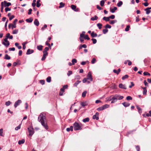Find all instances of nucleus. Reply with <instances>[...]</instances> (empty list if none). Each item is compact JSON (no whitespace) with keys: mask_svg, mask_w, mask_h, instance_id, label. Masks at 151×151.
Masks as SVG:
<instances>
[{"mask_svg":"<svg viewBox=\"0 0 151 151\" xmlns=\"http://www.w3.org/2000/svg\"><path fill=\"white\" fill-rule=\"evenodd\" d=\"M46 114L43 112L40 114L38 117V121L40 122L42 126L46 129H47L48 127L46 123L45 122V119Z\"/></svg>","mask_w":151,"mask_h":151,"instance_id":"nucleus-1","label":"nucleus"},{"mask_svg":"<svg viewBox=\"0 0 151 151\" xmlns=\"http://www.w3.org/2000/svg\"><path fill=\"white\" fill-rule=\"evenodd\" d=\"M73 126L74 129L75 130H81L82 129L81 126L78 123L76 122H75Z\"/></svg>","mask_w":151,"mask_h":151,"instance_id":"nucleus-2","label":"nucleus"},{"mask_svg":"<svg viewBox=\"0 0 151 151\" xmlns=\"http://www.w3.org/2000/svg\"><path fill=\"white\" fill-rule=\"evenodd\" d=\"M112 96V101H111V103H114L116 102L119 96V95L118 94L115 95L114 96Z\"/></svg>","mask_w":151,"mask_h":151,"instance_id":"nucleus-3","label":"nucleus"},{"mask_svg":"<svg viewBox=\"0 0 151 151\" xmlns=\"http://www.w3.org/2000/svg\"><path fill=\"white\" fill-rule=\"evenodd\" d=\"M8 38L6 37L4 39V42H2V44L6 47H7L10 44L9 41L7 40Z\"/></svg>","mask_w":151,"mask_h":151,"instance_id":"nucleus-4","label":"nucleus"},{"mask_svg":"<svg viewBox=\"0 0 151 151\" xmlns=\"http://www.w3.org/2000/svg\"><path fill=\"white\" fill-rule=\"evenodd\" d=\"M28 132L29 133V135L30 136L32 135L34 133V131L33 128L32 127H30L28 128Z\"/></svg>","mask_w":151,"mask_h":151,"instance_id":"nucleus-5","label":"nucleus"},{"mask_svg":"<svg viewBox=\"0 0 151 151\" xmlns=\"http://www.w3.org/2000/svg\"><path fill=\"white\" fill-rule=\"evenodd\" d=\"M87 77L86 78L87 80H90L91 81H93V78L91 72H89L88 73Z\"/></svg>","mask_w":151,"mask_h":151,"instance_id":"nucleus-6","label":"nucleus"},{"mask_svg":"<svg viewBox=\"0 0 151 151\" xmlns=\"http://www.w3.org/2000/svg\"><path fill=\"white\" fill-rule=\"evenodd\" d=\"M71 9L73 10L74 11L77 12L79 11V9L78 8H76V6L74 5H72L71 6Z\"/></svg>","mask_w":151,"mask_h":151,"instance_id":"nucleus-7","label":"nucleus"},{"mask_svg":"<svg viewBox=\"0 0 151 151\" xmlns=\"http://www.w3.org/2000/svg\"><path fill=\"white\" fill-rule=\"evenodd\" d=\"M88 101H84L82 102L81 103V105L83 107H84L88 105Z\"/></svg>","mask_w":151,"mask_h":151,"instance_id":"nucleus-8","label":"nucleus"},{"mask_svg":"<svg viewBox=\"0 0 151 151\" xmlns=\"http://www.w3.org/2000/svg\"><path fill=\"white\" fill-rule=\"evenodd\" d=\"M22 102V101L20 100H18L17 101L15 102L14 104V106L15 108L17 107V106L19 105V104L21 103Z\"/></svg>","mask_w":151,"mask_h":151,"instance_id":"nucleus-9","label":"nucleus"},{"mask_svg":"<svg viewBox=\"0 0 151 151\" xmlns=\"http://www.w3.org/2000/svg\"><path fill=\"white\" fill-rule=\"evenodd\" d=\"M119 88H121L124 89H127V87L125 85H123L122 83H120L119 86Z\"/></svg>","mask_w":151,"mask_h":151,"instance_id":"nucleus-10","label":"nucleus"},{"mask_svg":"<svg viewBox=\"0 0 151 151\" xmlns=\"http://www.w3.org/2000/svg\"><path fill=\"white\" fill-rule=\"evenodd\" d=\"M4 6L5 7L9 6L11 5V4L10 2H7L6 1H4Z\"/></svg>","mask_w":151,"mask_h":151,"instance_id":"nucleus-11","label":"nucleus"},{"mask_svg":"<svg viewBox=\"0 0 151 151\" xmlns=\"http://www.w3.org/2000/svg\"><path fill=\"white\" fill-rule=\"evenodd\" d=\"M34 50H31L30 49H28L27 51V52L26 53L27 55H29L34 52Z\"/></svg>","mask_w":151,"mask_h":151,"instance_id":"nucleus-12","label":"nucleus"},{"mask_svg":"<svg viewBox=\"0 0 151 151\" xmlns=\"http://www.w3.org/2000/svg\"><path fill=\"white\" fill-rule=\"evenodd\" d=\"M8 27L9 28H10L12 27V29H13L14 28L16 27V25L15 24H10L9 25Z\"/></svg>","mask_w":151,"mask_h":151,"instance_id":"nucleus-13","label":"nucleus"},{"mask_svg":"<svg viewBox=\"0 0 151 151\" xmlns=\"http://www.w3.org/2000/svg\"><path fill=\"white\" fill-rule=\"evenodd\" d=\"M34 24L37 26H39V22L37 19H35L34 22Z\"/></svg>","mask_w":151,"mask_h":151,"instance_id":"nucleus-14","label":"nucleus"},{"mask_svg":"<svg viewBox=\"0 0 151 151\" xmlns=\"http://www.w3.org/2000/svg\"><path fill=\"white\" fill-rule=\"evenodd\" d=\"M121 71V69L120 68H119L117 70L115 69L113 70V72L114 73H116L117 74H118Z\"/></svg>","mask_w":151,"mask_h":151,"instance_id":"nucleus-15","label":"nucleus"},{"mask_svg":"<svg viewBox=\"0 0 151 151\" xmlns=\"http://www.w3.org/2000/svg\"><path fill=\"white\" fill-rule=\"evenodd\" d=\"M122 104L125 107H128L130 105V104L129 103L126 102L122 103Z\"/></svg>","mask_w":151,"mask_h":151,"instance_id":"nucleus-16","label":"nucleus"},{"mask_svg":"<svg viewBox=\"0 0 151 151\" xmlns=\"http://www.w3.org/2000/svg\"><path fill=\"white\" fill-rule=\"evenodd\" d=\"M68 85H64L63 87L62 88H61L60 89H63V91L64 92L65 90V89H67L68 88Z\"/></svg>","mask_w":151,"mask_h":151,"instance_id":"nucleus-17","label":"nucleus"},{"mask_svg":"<svg viewBox=\"0 0 151 151\" xmlns=\"http://www.w3.org/2000/svg\"><path fill=\"white\" fill-rule=\"evenodd\" d=\"M24 142L25 140L24 139H22L21 140H19L18 143L19 145H20L24 143Z\"/></svg>","mask_w":151,"mask_h":151,"instance_id":"nucleus-18","label":"nucleus"},{"mask_svg":"<svg viewBox=\"0 0 151 151\" xmlns=\"http://www.w3.org/2000/svg\"><path fill=\"white\" fill-rule=\"evenodd\" d=\"M103 19L105 20L106 22L109 21V17H104L103 18Z\"/></svg>","mask_w":151,"mask_h":151,"instance_id":"nucleus-19","label":"nucleus"},{"mask_svg":"<svg viewBox=\"0 0 151 151\" xmlns=\"http://www.w3.org/2000/svg\"><path fill=\"white\" fill-rule=\"evenodd\" d=\"M15 45L19 49H20L22 48V47L21 46L19 45V44L17 42H16L15 43Z\"/></svg>","mask_w":151,"mask_h":151,"instance_id":"nucleus-20","label":"nucleus"},{"mask_svg":"<svg viewBox=\"0 0 151 151\" xmlns=\"http://www.w3.org/2000/svg\"><path fill=\"white\" fill-rule=\"evenodd\" d=\"M43 46L42 45H38L37 47V49L39 50H42Z\"/></svg>","mask_w":151,"mask_h":151,"instance_id":"nucleus-21","label":"nucleus"},{"mask_svg":"<svg viewBox=\"0 0 151 151\" xmlns=\"http://www.w3.org/2000/svg\"><path fill=\"white\" fill-rule=\"evenodd\" d=\"M91 36L93 37H96L97 36V34L96 33H94L93 32L91 34Z\"/></svg>","mask_w":151,"mask_h":151,"instance_id":"nucleus-22","label":"nucleus"},{"mask_svg":"<svg viewBox=\"0 0 151 151\" xmlns=\"http://www.w3.org/2000/svg\"><path fill=\"white\" fill-rule=\"evenodd\" d=\"M26 21L27 22H31L33 21V19L31 18H29V19H27L26 20Z\"/></svg>","mask_w":151,"mask_h":151,"instance_id":"nucleus-23","label":"nucleus"},{"mask_svg":"<svg viewBox=\"0 0 151 151\" xmlns=\"http://www.w3.org/2000/svg\"><path fill=\"white\" fill-rule=\"evenodd\" d=\"M98 17L96 16L95 15L94 17H92L91 18V20L92 21H94L97 19Z\"/></svg>","mask_w":151,"mask_h":151,"instance_id":"nucleus-24","label":"nucleus"},{"mask_svg":"<svg viewBox=\"0 0 151 151\" xmlns=\"http://www.w3.org/2000/svg\"><path fill=\"white\" fill-rule=\"evenodd\" d=\"M89 121V118H86L83 120V122L84 123L88 122Z\"/></svg>","mask_w":151,"mask_h":151,"instance_id":"nucleus-25","label":"nucleus"},{"mask_svg":"<svg viewBox=\"0 0 151 151\" xmlns=\"http://www.w3.org/2000/svg\"><path fill=\"white\" fill-rule=\"evenodd\" d=\"M40 0H37V7H39L41 5V4L40 3Z\"/></svg>","mask_w":151,"mask_h":151,"instance_id":"nucleus-26","label":"nucleus"},{"mask_svg":"<svg viewBox=\"0 0 151 151\" xmlns=\"http://www.w3.org/2000/svg\"><path fill=\"white\" fill-rule=\"evenodd\" d=\"M117 9V8L116 7H114L113 9H112L110 10V11L112 13H114L115 12V11Z\"/></svg>","mask_w":151,"mask_h":151,"instance_id":"nucleus-27","label":"nucleus"},{"mask_svg":"<svg viewBox=\"0 0 151 151\" xmlns=\"http://www.w3.org/2000/svg\"><path fill=\"white\" fill-rule=\"evenodd\" d=\"M136 107L138 109L139 112V113H141L142 112L141 109L140 107H139L138 106H137Z\"/></svg>","mask_w":151,"mask_h":151,"instance_id":"nucleus-28","label":"nucleus"},{"mask_svg":"<svg viewBox=\"0 0 151 151\" xmlns=\"http://www.w3.org/2000/svg\"><path fill=\"white\" fill-rule=\"evenodd\" d=\"M27 43V42H24L22 43V45H23V49L24 50L26 48L25 45Z\"/></svg>","mask_w":151,"mask_h":151,"instance_id":"nucleus-29","label":"nucleus"},{"mask_svg":"<svg viewBox=\"0 0 151 151\" xmlns=\"http://www.w3.org/2000/svg\"><path fill=\"white\" fill-rule=\"evenodd\" d=\"M104 109L108 108L109 107V105L107 104H106L102 106Z\"/></svg>","mask_w":151,"mask_h":151,"instance_id":"nucleus-30","label":"nucleus"},{"mask_svg":"<svg viewBox=\"0 0 151 151\" xmlns=\"http://www.w3.org/2000/svg\"><path fill=\"white\" fill-rule=\"evenodd\" d=\"M143 89L144 90L143 91V94L144 95H146L147 94V90L145 87L143 88Z\"/></svg>","mask_w":151,"mask_h":151,"instance_id":"nucleus-31","label":"nucleus"},{"mask_svg":"<svg viewBox=\"0 0 151 151\" xmlns=\"http://www.w3.org/2000/svg\"><path fill=\"white\" fill-rule=\"evenodd\" d=\"M112 96H111L110 97H107L106 98V101H111V100H112Z\"/></svg>","mask_w":151,"mask_h":151,"instance_id":"nucleus-32","label":"nucleus"},{"mask_svg":"<svg viewBox=\"0 0 151 151\" xmlns=\"http://www.w3.org/2000/svg\"><path fill=\"white\" fill-rule=\"evenodd\" d=\"M46 81L47 82L50 83L51 81V77L50 76H49L46 79Z\"/></svg>","mask_w":151,"mask_h":151,"instance_id":"nucleus-33","label":"nucleus"},{"mask_svg":"<svg viewBox=\"0 0 151 151\" xmlns=\"http://www.w3.org/2000/svg\"><path fill=\"white\" fill-rule=\"evenodd\" d=\"M81 81H77L73 85L74 86H76L77 85L79 84L80 82Z\"/></svg>","mask_w":151,"mask_h":151,"instance_id":"nucleus-34","label":"nucleus"},{"mask_svg":"<svg viewBox=\"0 0 151 151\" xmlns=\"http://www.w3.org/2000/svg\"><path fill=\"white\" fill-rule=\"evenodd\" d=\"M60 6H59V8H61L65 6V4L63 2H60Z\"/></svg>","mask_w":151,"mask_h":151,"instance_id":"nucleus-35","label":"nucleus"},{"mask_svg":"<svg viewBox=\"0 0 151 151\" xmlns=\"http://www.w3.org/2000/svg\"><path fill=\"white\" fill-rule=\"evenodd\" d=\"M4 58L6 59L9 60L10 59V57L7 54H6Z\"/></svg>","mask_w":151,"mask_h":151,"instance_id":"nucleus-36","label":"nucleus"},{"mask_svg":"<svg viewBox=\"0 0 151 151\" xmlns=\"http://www.w3.org/2000/svg\"><path fill=\"white\" fill-rule=\"evenodd\" d=\"M123 3L122 1H119L117 4V6L118 7H120L122 4Z\"/></svg>","mask_w":151,"mask_h":151,"instance_id":"nucleus-37","label":"nucleus"},{"mask_svg":"<svg viewBox=\"0 0 151 151\" xmlns=\"http://www.w3.org/2000/svg\"><path fill=\"white\" fill-rule=\"evenodd\" d=\"M117 21H116V20H111V21H110L109 22V23L110 24H113L114 23H115Z\"/></svg>","mask_w":151,"mask_h":151,"instance_id":"nucleus-38","label":"nucleus"},{"mask_svg":"<svg viewBox=\"0 0 151 151\" xmlns=\"http://www.w3.org/2000/svg\"><path fill=\"white\" fill-rule=\"evenodd\" d=\"M1 12H3V10L4 9V4L3 2H2L1 4Z\"/></svg>","mask_w":151,"mask_h":151,"instance_id":"nucleus-39","label":"nucleus"},{"mask_svg":"<svg viewBox=\"0 0 151 151\" xmlns=\"http://www.w3.org/2000/svg\"><path fill=\"white\" fill-rule=\"evenodd\" d=\"M72 65H74L75 63L77 62V60L75 59H73L72 60Z\"/></svg>","mask_w":151,"mask_h":151,"instance_id":"nucleus-40","label":"nucleus"},{"mask_svg":"<svg viewBox=\"0 0 151 151\" xmlns=\"http://www.w3.org/2000/svg\"><path fill=\"white\" fill-rule=\"evenodd\" d=\"M49 50V48L48 47H45V48L44 50L43 51V52H47V51Z\"/></svg>","mask_w":151,"mask_h":151,"instance_id":"nucleus-41","label":"nucleus"},{"mask_svg":"<svg viewBox=\"0 0 151 151\" xmlns=\"http://www.w3.org/2000/svg\"><path fill=\"white\" fill-rule=\"evenodd\" d=\"M145 11H146V14H149L151 12V11L149 10H148V9H145Z\"/></svg>","mask_w":151,"mask_h":151,"instance_id":"nucleus-42","label":"nucleus"},{"mask_svg":"<svg viewBox=\"0 0 151 151\" xmlns=\"http://www.w3.org/2000/svg\"><path fill=\"white\" fill-rule=\"evenodd\" d=\"M93 119H96V120H98L99 119V117L95 115H94L93 116Z\"/></svg>","mask_w":151,"mask_h":151,"instance_id":"nucleus-43","label":"nucleus"},{"mask_svg":"<svg viewBox=\"0 0 151 151\" xmlns=\"http://www.w3.org/2000/svg\"><path fill=\"white\" fill-rule=\"evenodd\" d=\"M21 124H20L19 126L15 128V130H18V129H20Z\"/></svg>","mask_w":151,"mask_h":151,"instance_id":"nucleus-44","label":"nucleus"},{"mask_svg":"<svg viewBox=\"0 0 151 151\" xmlns=\"http://www.w3.org/2000/svg\"><path fill=\"white\" fill-rule=\"evenodd\" d=\"M97 25L98 27L99 28V29H100L101 28L102 24H101L98 23V24H97Z\"/></svg>","mask_w":151,"mask_h":151,"instance_id":"nucleus-45","label":"nucleus"},{"mask_svg":"<svg viewBox=\"0 0 151 151\" xmlns=\"http://www.w3.org/2000/svg\"><path fill=\"white\" fill-rule=\"evenodd\" d=\"M129 76H128V75H126L124 76H123L122 78V79L123 80H124L125 79H126Z\"/></svg>","mask_w":151,"mask_h":151,"instance_id":"nucleus-46","label":"nucleus"},{"mask_svg":"<svg viewBox=\"0 0 151 151\" xmlns=\"http://www.w3.org/2000/svg\"><path fill=\"white\" fill-rule=\"evenodd\" d=\"M105 28L106 29H107L108 28L110 29L111 28V26L109 25L108 24H106L105 25Z\"/></svg>","mask_w":151,"mask_h":151,"instance_id":"nucleus-47","label":"nucleus"},{"mask_svg":"<svg viewBox=\"0 0 151 151\" xmlns=\"http://www.w3.org/2000/svg\"><path fill=\"white\" fill-rule=\"evenodd\" d=\"M104 1L103 0H102L100 1V4L101 6H104Z\"/></svg>","mask_w":151,"mask_h":151,"instance_id":"nucleus-48","label":"nucleus"},{"mask_svg":"<svg viewBox=\"0 0 151 151\" xmlns=\"http://www.w3.org/2000/svg\"><path fill=\"white\" fill-rule=\"evenodd\" d=\"M103 110H104V108H103L102 106L100 107L97 109V110L99 111H102Z\"/></svg>","mask_w":151,"mask_h":151,"instance_id":"nucleus-49","label":"nucleus"},{"mask_svg":"<svg viewBox=\"0 0 151 151\" xmlns=\"http://www.w3.org/2000/svg\"><path fill=\"white\" fill-rule=\"evenodd\" d=\"M87 93V91H85L83 92L82 94V96L83 97H84L86 96V94Z\"/></svg>","mask_w":151,"mask_h":151,"instance_id":"nucleus-50","label":"nucleus"},{"mask_svg":"<svg viewBox=\"0 0 151 151\" xmlns=\"http://www.w3.org/2000/svg\"><path fill=\"white\" fill-rule=\"evenodd\" d=\"M64 92V91H63V89H60V91L59 93V95L61 96H62Z\"/></svg>","mask_w":151,"mask_h":151,"instance_id":"nucleus-51","label":"nucleus"},{"mask_svg":"<svg viewBox=\"0 0 151 151\" xmlns=\"http://www.w3.org/2000/svg\"><path fill=\"white\" fill-rule=\"evenodd\" d=\"M130 26L128 25L126 28L125 29V31L126 32L128 31L129 30V28H130Z\"/></svg>","mask_w":151,"mask_h":151,"instance_id":"nucleus-52","label":"nucleus"},{"mask_svg":"<svg viewBox=\"0 0 151 151\" xmlns=\"http://www.w3.org/2000/svg\"><path fill=\"white\" fill-rule=\"evenodd\" d=\"M108 30L106 29H104L103 30V33L104 34H106L108 32Z\"/></svg>","mask_w":151,"mask_h":151,"instance_id":"nucleus-53","label":"nucleus"},{"mask_svg":"<svg viewBox=\"0 0 151 151\" xmlns=\"http://www.w3.org/2000/svg\"><path fill=\"white\" fill-rule=\"evenodd\" d=\"M143 74L144 76L148 75L149 76H150V73L147 72H145L143 73Z\"/></svg>","mask_w":151,"mask_h":151,"instance_id":"nucleus-54","label":"nucleus"},{"mask_svg":"<svg viewBox=\"0 0 151 151\" xmlns=\"http://www.w3.org/2000/svg\"><path fill=\"white\" fill-rule=\"evenodd\" d=\"M91 40L92 41L93 43V44H96V43L97 41H96V39H94V38H92L91 39Z\"/></svg>","mask_w":151,"mask_h":151,"instance_id":"nucleus-55","label":"nucleus"},{"mask_svg":"<svg viewBox=\"0 0 151 151\" xmlns=\"http://www.w3.org/2000/svg\"><path fill=\"white\" fill-rule=\"evenodd\" d=\"M127 100H130L132 99V98L129 96H127L126 98Z\"/></svg>","mask_w":151,"mask_h":151,"instance_id":"nucleus-56","label":"nucleus"},{"mask_svg":"<svg viewBox=\"0 0 151 151\" xmlns=\"http://www.w3.org/2000/svg\"><path fill=\"white\" fill-rule=\"evenodd\" d=\"M18 32V30L17 29L14 30L12 32V33L14 34H17Z\"/></svg>","mask_w":151,"mask_h":151,"instance_id":"nucleus-57","label":"nucleus"},{"mask_svg":"<svg viewBox=\"0 0 151 151\" xmlns=\"http://www.w3.org/2000/svg\"><path fill=\"white\" fill-rule=\"evenodd\" d=\"M11 104V102L9 101H7L5 103V104L7 106H9Z\"/></svg>","mask_w":151,"mask_h":151,"instance_id":"nucleus-58","label":"nucleus"},{"mask_svg":"<svg viewBox=\"0 0 151 151\" xmlns=\"http://www.w3.org/2000/svg\"><path fill=\"white\" fill-rule=\"evenodd\" d=\"M11 10L10 8L7 7L5 9V11L6 12H7L8 11H10Z\"/></svg>","mask_w":151,"mask_h":151,"instance_id":"nucleus-59","label":"nucleus"},{"mask_svg":"<svg viewBox=\"0 0 151 151\" xmlns=\"http://www.w3.org/2000/svg\"><path fill=\"white\" fill-rule=\"evenodd\" d=\"M131 85H130L129 86V88H132L134 85L133 82H131Z\"/></svg>","mask_w":151,"mask_h":151,"instance_id":"nucleus-60","label":"nucleus"},{"mask_svg":"<svg viewBox=\"0 0 151 151\" xmlns=\"http://www.w3.org/2000/svg\"><path fill=\"white\" fill-rule=\"evenodd\" d=\"M72 72L71 71L69 70L68 71L67 75L68 76H70V75L72 74Z\"/></svg>","mask_w":151,"mask_h":151,"instance_id":"nucleus-61","label":"nucleus"},{"mask_svg":"<svg viewBox=\"0 0 151 151\" xmlns=\"http://www.w3.org/2000/svg\"><path fill=\"white\" fill-rule=\"evenodd\" d=\"M84 38L85 39H87V40H89L90 39V38L88 37V35H86L84 37Z\"/></svg>","mask_w":151,"mask_h":151,"instance_id":"nucleus-62","label":"nucleus"},{"mask_svg":"<svg viewBox=\"0 0 151 151\" xmlns=\"http://www.w3.org/2000/svg\"><path fill=\"white\" fill-rule=\"evenodd\" d=\"M9 51H14L15 50V48L14 47H12V48H9Z\"/></svg>","mask_w":151,"mask_h":151,"instance_id":"nucleus-63","label":"nucleus"},{"mask_svg":"<svg viewBox=\"0 0 151 151\" xmlns=\"http://www.w3.org/2000/svg\"><path fill=\"white\" fill-rule=\"evenodd\" d=\"M96 61V59L95 58H93L91 61V63L92 64H94L95 63Z\"/></svg>","mask_w":151,"mask_h":151,"instance_id":"nucleus-64","label":"nucleus"}]
</instances>
